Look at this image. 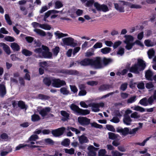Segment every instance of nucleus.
I'll return each mask as SVG.
<instances>
[{"mask_svg":"<svg viewBox=\"0 0 156 156\" xmlns=\"http://www.w3.org/2000/svg\"><path fill=\"white\" fill-rule=\"evenodd\" d=\"M11 47L12 49L15 51H18L20 49L19 45L15 42L11 44Z\"/></svg>","mask_w":156,"mask_h":156,"instance_id":"nucleus-29","label":"nucleus"},{"mask_svg":"<svg viewBox=\"0 0 156 156\" xmlns=\"http://www.w3.org/2000/svg\"><path fill=\"white\" fill-rule=\"evenodd\" d=\"M64 151L66 153L69 154H74L75 152V150L73 148H71L69 149H64Z\"/></svg>","mask_w":156,"mask_h":156,"instance_id":"nucleus-44","label":"nucleus"},{"mask_svg":"<svg viewBox=\"0 0 156 156\" xmlns=\"http://www.w3.org/2000/svg\"><path fill=\"white\" fill-rule=\"evenodd\" d=\"M22 53L26 56H30L32 55V52L26 49H23L22 51Z\"/></svg>","mask_w":156,"mask_h":156,"instance_id":"nucleus-35","label":"nucleus"},{"mask_svg":"<svg viewBox=\"0 0 156 156\" xmlns=\"http://www.w3.org/2000/svg\"><path fill=\"white\" fill-rule=\"evenodd\" d=\"M70 108L75 113L80 115H86L90 113V111L88 109H81L74 104H71Z\"/></svg>","mask_w":156,"mask_h":156,"instance_id":"nucleus-2","label":"nucleus"},{"mask_svg":"<svg viewBox=\"0 0 156 156\" xmlns=\"http://www.w3.org/2000/svg\"><path fill=\"white\" fill-rule=\"evenodd\" d=\"M60 91L61 93L63 95H67L69 93V91L67 90L66 88L65 87L61 88L60 90Z\"/></svg>","mask_w":156,"mask_h":156,"instance_id":"nucleus-36","label":"nucleus"},{"mask_svg":"<svg viewBox=\"0 0 156 156\" xmlns=\"http://www.w3.org/2000/svg\"><path fill=\"white\" fill-rule=\"evenodd\" d=\"M64 44L67 46L75 47L77 45V41L71 37L65 38L62 39Z\"/></svg>","mask_w":156,"mask_h":156,"instance_id":"nucleus-4","label":"nucleus"},{"mask_svg":"<svg viewBox=\"0 0 156 156\" xmlns=\"http://www.w3.org/2000/svg\"><path fill=\"white\" fill-rule=\"evenodd\" d=\"M34 31L38 35L42 37H44L46 36V33L43 30L39 29H35Z\"/></svg>","mask_w":156,"mask_h":156,"instance_id":"nucleus-27","label":"nucleus"},{"mask_svg":"<svg viewBox=\"0 0 156 156\" xmlns=\"http://www.w3.org/2000/svg\"><path fill=\"white\" fill-rule=\"evenodd\" d=\"M78 63L80 64L81 66H87L88 65L91 66V59L85 58L80 62L77 61Z\"/></svg>","mask_w":156,"mask_h":156,"instance_id":"nucleus-14","label":"nucleus"},{"mask_svg":"<svg viewBox=\"0 0 156 156\" xmlns=\"http://www.w3.org/2000/svg\"><path fill=\"white\" fill-rule=\"evenodd\" d=\"M144 42L145 45L147 47H152L156 45L155 42H152L151 40L149 39L145 40Z\"/></svg>","mask_w":156,"mask_h":156,"instance_id":"nucleus-31","label":"nucleus"},{"mask_svg":"<svg viewBox=\"0 0 156 156\" xmlns=\"http://www.w3.org/2000/svg\"><path fill=\"white\" fill-rule=\"evenodd\" d=\"M125 38V40L124 41L125 43H131L134 40L133 37L130 35H126L124 36Z\"/></svg>","mask_w":156,"mask_h":156,"instance_id":"nucleus-24","label":"nucleus"},{"mask_svg":"<svg viewBox=\"0 0 156 156\" xmlns=\"http://www.w3.org/2000/svg\"><path fill=\"white\" fill-rule=\"evenodd\" d=\"M42 48L44 51L42 52V56L44 58H50L52 57V54L49 51V49L48 47L42 45Z\"/></svg>","mask_w":156,"mask_h":156,"instance_id":"nucleus-7","label":"nucleus"},{"mask_svg":"<svg viewBox=\"0 0 156 156\" xmlns=\"http://www.w3.org/2000/svg\"><path fill=\"white\" fill-rule=\"evenodd\" d=\"M127 83H124L122 84L120 87V89L123 91L125 90L127 88Z\"/></svg>","mask_w":156,"mask_h":156,"instance_id":"nucleus-61","label":"nucleus"},{"mask_svg":"<svg viewBox=\"0 0 156 156\" xmlns=\"http://www.w3.org/2000/svg\"><path fill=\"white\" fill-rule=\"evenodd\" d=\"M41 119L40 116L36 114H34L31 116V120L34 122L38 121Z\"/></svg>","mask_w":156,"mask_h":156,"instance_id":"nucleus-38","label":"nucleus"},{"mask_svg":"<svg viewBox=\"0 0 156 156\" xmlns=\"http://www.w3.org/2000/svg\"><path fill=\"white\" fill-rule=\"evenodd\" d=\"M131 108L134 110L139 111L140 112H143L145 111V109L144 108L138 105L132 107Z\"/></svg>","mask_w":156,"mask_h":156,"instance_id":"nucleus-33","label":"nucleus"},{"mask_svg":"<svg viewBox=\"0 0 156 156\" xmlns=\"http://www.w3.org/2000/svg\"><path fill=\"white\" fill-rule=\"evenodd\" d=\"M38 97L40 99L42 100H48L50 98V97L49 96L41 94H39Z\"/></svg>","mask_w":156,"mask_h":156,"instance_id":"nucleus-42","label":"nucleus"},{"mask_svg":"<svg viewBox=\"0 0 156 156\" xmlns=\"http://www.w3.org/2000/svg\"><path fill=\"white\" fill-rule=\"evenodd\" d=\"M123 113L122 111L119 112V110H115L113 112V115L115 117H117L119 118H121Z\"/></svg>","mask_w":156,"mask_h":156,"instance_id":"nucleus-39","label":"nucleus"},{"mask_svg":"<svg viewBox=\"0 0 156 156\" xmlns=\"http://www.w3.org/2000/svg\"><path fill=\"white\" fill-rule=\"evenodd\" d=\"M54 34L56 36L58 37V38L59 39L63 37L68 36L67 34L60 33L58 31H57L56 32H55Z\"/></svg>","mask_w":156,"mask_h":156,"instance_id":"nucleus-30","label":"nucleus"},{"mask_svg":"<svg viewBox=\"0 0 156 156\" xmlns=\"http://www.w3.org/2000/svg\"><path fill=\"white\" fill-rule=\"evenodd\" d=\"M94 1L93 0H89L87 1L85 4V6L88 7H90L93 5V4H94Z\"/></svg>","mask_w":156,"mask_h":156,"instance_id":"nucleus-45","label":"nucleus"},{"mask_svg":"<svg viewBox=\"0 0 156 156\" xmlns=\"http://www.w3.org/2000/svg\"><path fill=\"white\" fill-rule=\"evenodd\" d=\"M102 64L103 65V68L109 65V64L112 63L113 62V60L111 58H107L104 57L103 60L102 61Z\"/></svg>","mask_w":156,"mask_h":156,"instance_id":"nucleus-16","label":"nucleus"},{"mask_svg":"<svg viewBox=\"0 0 156 156\" xmlns=\"http://www.w3.org/2000/svg\"><path fill=\"white\" fill-rule=\"evenodd\" d=\"M66 84V82L64 80H61L59 79L53 78L51 85L53 87L59 88Z\"/></svg>","mask_w":156,"mask_h":156,"instance_id":"nucleus-5","label":"nucleus"},{"mask_svg":"<svg viewBox=\"0 0 156 156\" xmlns=\"http://www.w3.org/2000/svg\"><path fill=\"white\" fill-rule=\"evenodd\" d=\"M68 130H71L73 132H75L76 134H78L80 133V131L79 130L73 127H68Z\"/></svg>","mask_w":156,"mask_h":156,"instance_id":"nucleus-54","label":"nucleus"},{"mask_svg":"<svg viewBox=\"0 0 156 156\" xmlns=\"http://www.w3.org/2000/svg\"><path fill=\"white\" fill-rule=\"evenodd\" d=\"M65 128L64 127H62L58 129L53 130L51 131L53 135L55 137H58L63 134Z\"/></svg>","mask_w":156,"mask_h":156,"instance_id":"nucleus-10","label":"nucleus"},{"mask_svg":"<svg viewBox=\"0 0 156 156\" xmlns=\"http://www.w3.org/2000/svg\"><path fill=\"white\" fill-rule=\"evenodd\" d=\"M130 117L134 119H138L140 117V115H139L137 112H134L132 113Z\"/></svg>","mask_w":156,"mask_h":156,"instance_id":"nucleus-52","label":"nucleus"},{"mask_svg":"<svg viewBox=\"0 0 156 156\" xmlns=\"http://www.w3.org/2000/svg\"><path fill=\"white\" fill-rule=\"evenodd\" d=\"M114 5L115 9L120 12H124L125 11L124 7L123 5L117 3H114Z\"/></svg>","mask_w":156,"mask_h":156,"instance_id":"nucleus-18","label":"nucleus"},{"mask_svg":"<svg viewBox=\"0 0 156 156\" xmlns=\"http://www.w3.org/2000/svg\"><path fill=\"white\" fill-rule=\"evenodd\" d=\"M117 131L122 135L125 136L128 134L129 129L127 128H125L124 129L122 128L118 129L117 130Z\"/></svg>","mask_w":156,"mask_h":156,"instance_id":"nucleus-17","label":"nucleus"},{"mask_svg":"<svg viewBox=\"0 0 156 156\" xmlns=\"http://www.w3.org/2000/svg\"><path fill=\"white\" fill-rule=\"evenodd\" d=\"M63 6L62 3L59 1H57L55 3V8L59 9Z\"/></svg>","mask_w":156,"mask_h":156,"instance_id":"nucleus-55","label":"nucleus"},{"mask_svg":"<svg viewBox=\"0 0 156 156\" xmlns=\"http://www.w3.org/2000/svg\"><path fill=\"white\" fill-rule=\"evenodd\" d=\"M101 62L100 57H97L94 59H91V66L96 69H102L103 68V65Z\"/></svg>","mask_w":156,"mask_h":156,"instance_id":"nucleus-3","label":"nucleus"},{"mask_svg":"<svg viewBox=\"0 0 156 156\" xmlns=\"http://www.w3.org/2000/svg\"><path fill=\"white\" fill-rule=\"evenodd\" d=\"M90 106L92 107V111L97 112L99 111V106L98 103H93L90 105Z\"/></svg>","mask_w":156,"mask_h":156,"instance_id":"nucleus-23","label":"nucleus"},{"mask_svg":"<svg viewBox=\"0 0 156 156\" xmlns=\"http://www.w3.org/2000/svg\"><path fill=\"white\" fill-rule=\"evenodd\" d=\"M145 86L147 88L149 89H152L154 87V85L151 82L146 83L145 84Z\"/></svg>","mask_w":156,"mask_h":156,"instance_id":"nucleus-48","label":"nucleus"},{"mask_svg":"<svg viewBox=\"0 0 156 156\" xmlns=\"http://www.w3.org/2000/svg\"><path fill=\"white\" fill-rule=\"evenodd\" d=\"M91 126L96 128H98L99 129H101L103 127L101 125H99L96 122H93L90 123Z\"/></svg>","mask_w":156,"mask_h":156,"instance_id":"nucleus-53","label":"nucleus"},{"mask_svg":"<svg viewBox=\"0 0 156 156\" xmlns=\"http://www.w3.org/2000/svg\"><path fill=\"white\" fill-rule=\"evenodd\" d=\"M44 141L47 144L53 145L54 144V142L50 138H47L44 140Z\"/></svg>","mask_w":156,"mask_h":156,"instance_id":"nucleus-50","label":"nucleus"},{"mask_svg":"<svg viewBox=\"0 0 156 156\" xmlns=\"http://www.w3.org/2000/svg\"><path fill=\"white\" fill-rule=\"evenodd\" d=\"M53 78L45 77L43 80L44 83L47 86L49 87L51 84Z\"/></svg>","mask_w":156,"mask_h":156,"instance_id":"nucleus-21","label":"nucleus"},{"mask_svg":"<svg viewBox=\"0 0 156 156\" xmlns=\"http://www.w3.org/2000/svg\"><path fill=\"white\" fill-rule=\"evenodd\" d=\"M146 66L145 62L141 59H138L137 63L128 68L129 72L136 74H139L140 72L144 70Z\"/></svg>","mask_w":156,"mask_h":156,"instance_id":"nucleus-1","label":"nucleus"},{"mask_svg":"<svg viewBox=\"0 0 156 156\" xmlns=\"http://www.w3.org/2000/svg\"><path fill=\"white\" fill-rule=\"evenodd\" d=\"M51 110V108L49 107H48L43 108L40 110H38L37 111L42 117H44L47 115L48 113L50 112Z\"/></svg>","mask_w":156,"mask_h":156,"instance_id":"nucleus-12","label":"nucleus"},{"mask_svg":"<svg viewBox=\"0 0 156 156\" xmlns=\"http://www.w3.org/2000/svg\"><path fill=\"white\" fill-rule=\"evenodd\" d=\"M4 39L5 40L9 42H13L15 40L14 37L10 36L5 37Z\"/></svg>","mask_w":156,"mask_h":156,"instance_id":"nucleus-60","label":"nucleus"},{"mask_svg":"<svg viewBox=\"0 0 156 156\" xmlns=\"http://www.w3.org/2000/svg\"><path fill=\"white\" fill-rule=\"evenodd\" d=\"M70 87L71 91L74 93H75L77 92L78 89L75 86L70 85Z\"/></svg>","mask_w":156,"mask_h":156,"instance_id":"nucleus-59","label":"nucleus"},{"mask_svg":"<svg viewBox=\"0 0 156 156\" xmlns=\"http://www.w3.org/2000/svg\"><path fill=\"white\" fill-rule=\"evenodd\" d=\"M18 106L21 109H25L26 110L28 107L27 105L25 104V102L22 101H19L18 103Z\"/></svg>","mask_w":156,"mask_h":156,"instance_id":"nucleus-26","label":"nucleus"},{"mask_svg":"<svg viewBox=\"0 0 156 156\" xmlns=\"http://www.w3.org/2000/svg\"><path fill=\"white\" fill-rule=\"evenodd\" d=\"M94 6L97 11L106 12L109 10L108 6L105 4H100L97 2L94 3Z\"/></svg>","mask_w":156,"mask_h":156,"instance_id":"nucleus-6","label":"nucleus"},{"mask_svg":"<svg viewBox=\"0 0 156 156\" xmlns=\"http://www.w3.org/2000/svg\"><path fill=\"white\" fill-rule=\"evenodd\" d=\"M151 137V136L147 138L145 140H144L142 143H136L135 144L136 145H138L140 146H144L145 145L146 142Z\"/></svg>","mask_w":156,"mask_h":156,"instance_id":"nucleus-43","label":"nucleus"},{"mask_svg":"<svg viewBox=\"0 0 156 156\" xmlns=\"http://www.w3.org/2000/svg\"><path fill=\"white\" fill-rule=\"evenodd\" d=\"M52 51L54 55L57 56L59 51V48L58 47H56L52 49Z\"/></svg>","mask_w":156,"mask_h":156,"instance_id":"nucleus-51","label":"nucleus"},{"mask_svg":"<svg viewBox=\"0 0 156 156\" xmlns=\"http://www.w3.org/2000/svg\"><path fill=\"white\" fill-rule=\"evenodd\" d=\"M136 96H133L127 100V102L128 103H131L134 102L136 100Z\"/></svg>","mask_w":156,"mask_h":156,"instance_id":"nucleus-56","label":"nucleus"},{"mask_svg":"<svg viewBox=\"0 0 156 156\" xmlns=\"http://www.w3.org/2000/svg\"><path fill=\"white\" fill-rule=\"evenodd\" d=\"M111 50V49L109 47H105L101 50V52L103 54H107L109 53Z\"/></svg>","mask_w":156,"mask_h":156,"instance_id":"nucleus-40","label":"nucleus"},{"mask_svg":"<svg viewBox=\"0 0 156 156\" xmlns=\"http://www.w3.org/2000/svg\"><path fill=\"white\" fill-rule=\"evenodd\" d=\"M106 127L107 129L109 131L113 132H115V128L111 125H107L106 126Z\"/></svg>","mask_w":156,"mask_h":156,"instance_id":"nucleus-58","label":"nucleus"},{"mask_svg":"<svg viewBox=\"0 0 156 156\" xmlns=\"http://www.w3.org/2000/svg\"><path fill=\"white\" fill-rule=\"evenodd\" d=\"M61 114L62 115L64 116L65 118H63L62 119V120L65 121L66 120L69 119V114L65 111H62L61 112Z\"/></svg>","mask_w":156,"mask_h":156,"instance_id":"nucleus-32","label":"nucleus"},{"mask_svg":"<svg viewBox=\"0 0 156 156\" xmlns=\"http://www.w3.org/2000/svg\"><path fill=\"white\" fill-rule=\"evenodd\" d=\"M98 83V82L97 81H89L87 82V84L89 85L93 86L94 85H96Z\"/></svg>","mask_w":156,"mask_h":156,"instance_id":"nucleus-62","label":"nucleus"},{"mask_svg":"<svg viewBox=\"0 0 156 156\" xmlns=\"http://www.w3.org/2000/svg\"><path fill=\"white\" fill-rule=\"evenodd\" d=\"M108 138L112 140H116L119 136L117 134L112 132H109L108 133Z\"/></svg>","mask_w":156,"mask_h":156,"instance_id":"nucleus-25","label":"nucleus"},{"mask_svg":"<svg viewBox=\"0 0 156 156\" xmlns=\"http://www.w3.org/2000/svg\"><path fill=\"white\" fill-rule=\"evenodd\" d=\"M112 156H122L123 154L117 151H112Z\"/></svg>","mask_w":156,"mask_h":156,"instance_id":"nucleus-46","label":"nucleus"},{"mask_svg":"<svg viewBox=\"0 0 156 156\" xmlns=\"http://www.w3.org/2000/svg\"><path fill=\"white\" fill-rule=\"evenodd\" d=\"M58 72L63 74L69 75H77L78 74V72L76 70L67 69H62L59 70Z\"/></svg>","mask_w":156,"mask_h":156,"instance_id":"nucleus-11","label":"nucleus"},{"mask_svg":"<svg viewBox=\"0 0 156 156\" xmlns=\"http://www.w3.org/2000/svg\"><path fill=\"white\" fill-rule=\"evenodd\" d=\"M5 16L7 23L9 25H11L12 24V21L9 15L8 14H5Z\"/></svg>","mask_w":156,"mask_h":156,"instance_id":"nucleus-49","label":"nucleus"},{"mask_svg":"<svg viewBox=\"0 0 156 156\" xmlns=\"http://www.w3.org/2000/svg\"><path fill=\"white\" fill-rule=\"evenodd\" d=\"M139 103L141 105L146 106L148 105L147 100L146 98H144L140 100Z\"/></svg>","mask_w":156,"mask_h":156,"instance_id":"nucleus-37","label":"nucleus"},{"mask_svg":"<svg viewBox=\"0 0 156 156\" xmlns=\"http://www.w3.org/2000/svg\"><path fill=\"white\" fill-rule=\"evenodd\" d=\"M88 151L87 153L88 156H96V152L98 148L94 147L92 145L89 146L87 148Z\"/></svg>","mask_w":156,"mask_h":156,"instance_id":"nucleus-8","label":"nucleus"},{"mask_svg":"<svg viewBox=\"0 0 156 156\" xmlns=\"http://www.w3.org/2000/svg\"><path fill=\"white\" fill-rule=\"evenodd\" d=\"M6 92L5 86L3 84H0V96L3 97Z\"/></svg>","mask_w":156,"mask_h":156,"instance_id":"nucleus-20","label":"nucleus"},{"mask_svg":"<svg viewBox=\"0 0 156 156\" xmlns=\"http://www.w3.org/2000/svg\"><path fill=\"white\" fill-rule=\"evenodd\" d=\"M41 28L46 30H50L51 28L50 26L47 24H42Z\"/></svg>","mask_w":156,"mask_h":156,"instance_id":"nucleus-47","label":"nucleus"},{"mask_svg":"<svg viewBox=\"0 0 156 156\" xmlns=\"http://www.w3.org/2000/svg\"><path fill=\"white\" fill-rule=\"evenodd\" d=\"M78 140L80 144L87 143L89 141V140H88L87 137L83 135L79 136Z\"/></svg>","mask_w":156,"mask_h":156,"instance_id":"nucleus-19","label":"nucleus"},{"mask_svg":"<svg viewBox=\"0 0 156 156\" xmlns=\"http://www.w3.org/2000/svg\"><path fill=\"white\" fill-rule=\"evenodd\" d=\"M1 45L3 47V49L5 51L8 55L11 53V51L9 47L8 46L4 43H1Z\"/></svg>","mask_w":156,"mask_h":156,"instance_id":"nucleus-28","label":"nucleus"},{"mask_svg":"<svg viewBox=\"0 0 156 156\" xmlns=\"http://www.w3.org/2000/svg\"><path fill=\"white\" fill-rule=\"evenodd\" d=\"M70 140L69 139H65L61 142V144L63 146H68L69 145Z\"/></svg>","mask_w":156,"mask_h":156,"instance_id":"nucleus-41","label":"nucleus"},{"mask_svg":"<svg viewBox=\"0 0 156 156\" xmlns=\"http://www.w3.org/2000/svg\"><path fill=\"white\" fill-rule=\"evenodd\" d=\"M106 151L105 149H101L98 152L99 156H104L105 155Z\"/></svg>","mask_w":156,"mask_h":156,"instance_id":"nucleus-64","label":"nucleus"},{"mask_svg":"<svg viewBox=\"0 0 156 156\" xmlns=\"http://www.w3.org/2000/svg\"><path fill=\"white\" fill-rule=\"evenodd\" d=\"M78 121L81 125L83 126L88 125L90 123V119L86 117H79Z\"/></svg>","mask_w":156,"mask_h":156,"instance_id":"nucleus-9","label":"nucleus"},{"mask_svg":"<svg viewBox=\"0 0 156 156\" xmlns=\"http://www.w3.org/2000/svg\"><path fill=\"white\" fill-rule=\"evenodd\" d=\"M102 47V44L101 42H97L93 46V48L94 49L98 48H100Z\"/></svg>","mask_w":156,"mask_h":156,"instance_id":"nucleus-63","label":"nucleus"},{"mask_svg":"<svg viewBox=\"0 0 156 156\" xmlns=\"http://www.w3.org/2000/svg\"><path fill=\"white\" fill-rule=\"evenodd\" d=\"M153 76V73L150 69H149L146 71L145 77L147 80L149 81H152Z\"/></svg>","mask_w":156,"mask_h":156,"instance_id":"nucleus-13","label":"nucleus"},{"mask_svg":"<svg viewBox=\"0 0 156 156\" xmlns=\"http://www.w3.org/2000/svg\"><path fill=\"white\" fill-rule=\"evenodd\" d=\"M111 88H112V85L105 84L101 85L99 87L98 89L100 91H102L109 90Z\"/></svg>","mask_w":156,"mask_h":156,"instance_id":"nucleus-15","label":"nucleus"},{"mask_svg":"<svg viewBox=\"0 0 156 156\" xmlns=\"http://www.w3.org/2000/svg\"><path fill=\"white\" fill-rule=\"evenodd\" d=\"M148 105H151L153 103L154 101L155 100L153 97L152 96H150L147 100Z\"/></svg>","mask_w":156,"mask_h":156,"instance_id":"nucleus-57","label":"nucleus"},{"mask_svg":"<svg viewBox=\"0 0 156 156\" xmlns=\"http://www.w3.org/2000/svg\"><path fill=\"white\" fill-rule=\"evenodd\" d=\"M148 57L150 59H151L154 57L155 55V51L153 48L150 49L147 52Z\"/></svg>","mask_w":156,"mask_h":156,"instance_id":"nucleus-34","label":"nucleus"},{"mask_svg":"<svg viewBox=\"0 0 156 156\" xmlns=\"http://www.w3.org/2000/svg\"><path fill=\"white\" fill-rule=\"evenodd\" d=\"M132 121L130 116H124L123 121L124 124L127 125H130Z\"/></svg>","mask_w":156,"mask_h":156,"instance_id":"nucleus-22","label":"nucleus"}]
</instances>
